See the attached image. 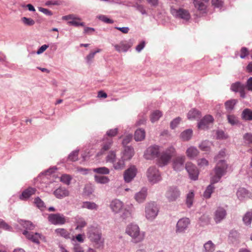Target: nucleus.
<instances>
[{
	"instance_id": "nucleus-49",
	"label": "nucleus",
	"mask_w": 252,
	"mask_h": 252,
	"mask_svg": "<svg viewBox=\"0 0 252 252\" xmlns=\"http://www.w3.org/2000/svg\"><path fill=\"white\" fill-rule=\"evenodd\" d=\"M118 128L111 129L107 131L106 135L104 137L111 138L112 137L115 136L118 134Z\"/></svg>"
},
{
	"instance_id": "nucleus-11",
	"label": "nucleus",
	"mask_w": 252,
	"mask_h": 252,
	"mask_svg": "<svg viewBox=\"0 0 252 252\" xmlns=\"http://www.w3.org/2000/svg\"><path fill=\"white\" fill-rule=\"evenodd\" d=\"M186 169L188 172L190 179L196 180L198 179L199 171L196 166L190 162L186 164Z\"/></svg>"
},
{
	"instance_id": "nucleus-22",
	"label": "nucleus",
	"mask_w": 252,
	"mask_h": 252,
	"mask_svg": "<svg viewBox=\"0 0 252 252\" xmlns=\"http://www.w3.org/2000/svg\"><path fill=\"white\" fill-rule=\"evenodd\" d=\"M185 157H178L175 158L173 162V167L175 170L180 171L183 169Z\"/></svg>"
},
{
	"instance_id": "nucleus-37",
	"label": "nucleus",
	"mask_w": 252,
	"mask_h": 252,
	"mask_svg": "<svg viewBox=\"0 0 252 252\" xmlns=\"http://www.w3.org/2000/svg\"><path fill=\"white\" fill-rule=\"evenodd\" d=\"M162 114L161 112L159 110L154 111L151 115L150 120L152 123H154L158 120L161 117Z\"/></svg>"
},
{
	"instance_id": "nucleus-53",
	"label": "nucleus",
	"mask_w": 252,
	"mask_h": 252,
	"mask_svg": "<svg viewBox=\"0 0 252 252\" xmlns=\"http://www.w3.org/2000/svg\"><path fill=\"white\" fill-rule=\"evenodd\" d=\"M181 121V118L180 117H177L174 119L171 123H170V127L171 128L174 129L177 127V126L179 124L180 122Z\"/></svg>"
},
{
	"instance_id": "nucleus-20",
	"label": "nucleus",
	"mask_w": 252,
	"mask_h": 252,
	"mask_svg": "<svg viewBox=\"0 0 252 252\" xmlns=\"http://www.w3.org/2000/svg\"><path fill=\"white\" fill-rule=\"evenodd\" d=\"M226 215L225 210L222 207H219L214 214V220L216 223L220 222L223 220Z\"/></svg>"
},
{
	"instance_id": "nucleus-38",
	"label": "nucleus",
	"mask_w": 252,
	"mask_h": 252,
	"mask_svg": "<svg viewBox=\"0 0 252 252\" xmlns=\"http://www.w3.org/2000/svg\"><path fill=\"white\" fill-rule=\"evenodd\" d=\"M194 194L192 191H190L187 195L186 204L189 208L192 205L194 200Z\"/></svg>"
},
{
	"instance_id": "nucleus-59",
	"label": "nucleus",
	"mask_w": 252,
	"mask_h": 252,
	"mask_svg": "<svg viewBox=\"0 0 252 252\" xmlns=\"http://www.w3.org/2000/svg\"><path fill=\"white\" fill-rule=\"evenodd\" d=\"M122 211H123V213L122 215V217L124 219H126L131 217V213L129 210L126 209H123Z\"/></svg>"
},
{
	"instance_id": "nucleus-63",
	"label": "nucleus",
	"mask_w": 252,
	"mask_h": 252,
	"mask_svg": "<svg viewBox=\"0 0 252 252\" xmlns=\"http://www.w3.org/2000/svg\"><path fill=\"white\" fill-rule=\"evenodd\" d=\"M132 139V136L131 135H127L124 138L122 144L124 145H126L129 143Z\"/></svg>"
},
{
	"instance_id": "nucleus-55",
	"label": "nucleus",
	"mask_w": 252,
	"mask_h": 252,
	"mask_svg": "<svg viewBox=\"0 0 252 252\" xmlns=\"http://www.w3.org/2000/svg\"><path fill=\"white\" fill-rule=\"evenodd\" d=\"M38 10L40 12H41L42 13H44V14H45L46 15H47V16H52L53 15V12L48 9H46V8H43V7H39L38 8Z\"/></svg>"
},
{
	"instance_id": "nucleus-33",
	"label": "nucleus",
	"mask_w": 252,
	"mask_h": 252,
	"mask_svg": "<svg viewBox=\"0 0 252 252\" xmlns=\"http://www.w3.org/2000/svg\"><path fill=\"white\" fill-rule=\"evenodd\" d=\"M76 227L75 229L77 230L81 229L85 227L87 225V223L84 219L78 217L76 219Z\"/></svg>"
},
{
	"instance_id": "nucleus-34",
	"label": "nucleus",
	"mask_w": 252,
	"mask_h": 252,
	"mask_svg": "<svg viewBox=\"0 0 252 252\" xmlns=\"http://www.w3.org/2000/svg\"><path fill=\"white\" fill-rule=\"evenodd\" d=\"M237 102V101L236 99H231L226 101L225 103V107L227 111H231L234 109V106Z\"/></svg>"
},
{
	"instance_id": "nucleus-5",
	"label": "nucleus",
	"mask_w": 252,
	"mask_h": 252,
	"mask_svg": "<svg viewBox=\"0 0 252 252\" xmlns=\"http://www.w3.org/2000/svg\"><path fill=\"white\" fill-rule=\"evenodd\" d=\"M175 149L173 146H170L164 151L162 152L158 159V163L160 166L167 165L175 154Z\"/></svg>"
},
{
	"instance_id": "nucleus-43",
	"label": "nucleus",
	"mask_w": 252,
	"mask_h": 252,
	"mask_svg": "<svg viewBox=\"0 0 252 252\" xmlns=\"http://www.w3.org/2000/svg\"><path fill=\"white\" fill-rule=\"evenodd\" d=\"M205 252H213L215 250V246L211 241H209L204 245Z\"/></svg>"
},
{
	"instance_id": "nucleus-57",
	"label": "nucleus",
	"mask_w": 252,
	"mask_h": 252,
	"mask_svg": "<svg viewBox=\"0 0 252 252\" xmlns=\"http://www.w3.org/2000/svg\"><path fill=\"white\" fill-rule=\"evenodd\" d=\"M249 54V51L246 47H242L240 50V58H245Z\"/></svg>"
},
{
	"instance_id": "nucleus-35",
	"label": "nucleus",
	"mask_w": 252,
	"mask_h": 252,
	"mask_svg": "<svg viewBox=\"0 0 252 252\" xmlns=\"http://www.w3.org/2000/svg\"><path fill=\"white\" fill-rule=\"evenodd\" d=\"M243 220L244 223L247 225L251 224L252 221V210L247 212L243 217Z\"/></svg>"
},
{
	"instance_id": "nucleus-15",
	"label": "nucleus",
	"mask_w": 252,
	"mask_h": 252,
	"mask_svg": "<svg viewBox=\"0 0 252 252\" xmlns=\"http://www.w3.org/2000/svg\"><path fill=\"white\" fill-rule=\"evenodd\" d=\"M214 121L213 117L211 115L205 116L198 123V127L201 129H207L212 125Z\"/></svg>"
},
{
	"instance_id": "nucleus-8",
	"label": "nucleus",
	"mask_w": 252,
	"mask_h": 252,
	"mask_svg": "<svg viewBox=\"0 0 252 252\" xmlns=\"http://www.w3.org/2000/svg\"><path fill=\"white\" fill-rule=\"evenodd\" d=\"M50 222L54 225L63 224L66 222L65 217L61 214H51L48 217Z\"/></svg>"
},
{
	"instance_id": "nucleus-18",
	"label": "nucleus",
	"mask_w": 252,
	"mask_h": 252,
	"mask_svg": "<svg viewBox=\"0 0 252 252\" xmlns=\"http://www.w3.org/2000/svg\"><path fill=\"white\" fill-rule=\"evenodd\" d=\"M23 234L28 239L36 244L39 243V239H41L42 237L38 233H33L32 232H28L27 230H24Z\"/></svg>"
},
{
	"instance_id": "nucleus-50",
	"label": "nucleus",
	"mask_w": 252,
	"mask_h": 252,
	"mask_svg": "<svg viewBox=\"0 0 252 252\" xmlns=\"http://www.w3.org/2000/svg\"><path fill=\"white\" fill-rule=\"evenodd\" d=\"M197 164L200 168H204L209 165V162L206 159L202 158L198 159Z\"/></svg>"
},
{
	"instance_id": "nucleus-24",
	"label": "nucleus",
	"mask_w": 252,
	"mask_h": 252,
	"mask_svg": "<svg viewBox=\"0 0 252 252\" xmlns=\"http://www.w3.org/2000/svg\"><path fill=\"white\" fill-rule=\"evenodd\" d=\"M55 196L59 199H61L69 196V191L64 188L60 187L54 191Z\"/></svg>"
},
{
	"instance_id": "nucleus-52",
	"label": "nucleus",
	"mask_w": 252,
	"mask_h": 252,
	"mask_svg": "<svg viewBox=\"0 0 252 252\" xmlns=\"http://www.w3.org/2000/svg\"><path fill=\"white\" fill-rule=\"evenodd\" d=\"M78 151H74L68 156V159L72 161H75L78 159Z\"/></svg>"
},
{
	"instance_id": "nucleus-10",
	"label": "nucleus",
	"mask_w": 252,
	"mask_h": 252,
	"mask_svg": "<svg viewBox=\"0 0 252 252\" xmlns=\"http://www.w3.org/2000/svg\"><path fill=\"white\" fill-rule=\"evenodd\" d=\"M180 192L177 188L170 187L167 190L165 196L170 202L176 201L180 196Z\"/></svg>"
},
{
	"instance_id": "nucleus-45",
	"label": "nucleus",
	"mask_w": 252,
	"mask_h": 252,
	"mask_svg": "<svg viewBox=\"0 0 252 252\" xmlns=\"http://www.w3.org/2000/svg\"><path fill=\"white\" fill-rule=\"evenodd\" d=\"M93 171L95 173L102 174H108L110 172L109 169L105 167L94 168L93 169Z\"/></svg>"
},
{
	"instance_id": "nucleus-62",
	"label": "nucleus",
	"mask_w": 252,
	"mask_h": 252,
	"mask_svg": "<svg viewBox=\"0 0 252 252\" xmlns=\"http://www.w3.org/2000/svg\"><path fill=\"white\" fill-rule=\"evenodd\" d=\"M99 19L102 21L106 23H113V21L112 20L109 19L107 17L104 15H101L99 17Z\"/></svg>"
},
{
	"instance_id": "nucleus-47",
	"label": "nucleus",
	"mask_w": 252,
	"mask_h": 252,
	"mask_svg": "<svg viewBox=\"0 0 252 252\" xmlns=\"http://www.w3.org/2000/svg\"><path fill=\"white\" fill-rule=\"evenodd\" d=\"M21 21L25 25L28 26H33L35 24V21L32 19L25 17L21 18Z\"/></svg>"
},
{
	"instance_id": "nucleus-58",
	"label": "nucleus",
	"mask_w": 252,
	"mask_h": 252,
	"mask_svg": "<svg viewBox=\"0 0 252 252\" xmlns=\"http://www.w3.org/2000/svg\"><path fill=\"white\" fill-rule=\"evenodd\" d=\"M101 51L100 49H97L96 51L90 53L86 57V59L88 62L91 61L94 58L96 53Z\"/></svg>"
},
{
	"instance_id": "nucleus-23",
	"label": "nucleus",
	"mask_w": 252,
	"mask_h": 252,
	"mask_svg": "<svg viewBox=\"0 0 252 252\" xmlns=\"http://www.w3.org/2000/svg\"><path fill=\"white\" fill-rule=\"evenodd\" d=\"M208 0H194L195 7L202 13H206L207 5Z\"/></svg>"
},
{
	"instance_id": "nucleus-17",
	"label": "nucleus",
	"mask_w": 252,
	"mask_h": 252,
	"mask_svg": "<svg viewBox=\"0 0 252 252\" xmlns=\"http://www.w3.org/2000/svg\"><path fill=\"white\" fill-rule=\"evenodd\" d=\"M136 168L133 166L126 170L124 174V180L126 183L130 182L136 176Z\"/></svg>"
},
{
	"instance_id": "nucleus-61",
	"label": "nucleus",
	"mask_w": 252,
	"mask_h": 252,
	"mask_svg": "<svg viewBox=\"0 0 252 252\" xmlns=\"http://www.w3.org/2000/svg\"><path fill=\"white\" fill-rule=\"evenodd\" d=\"M212 5L217 7H220L222 6L223 1L222 0H212Z\"/></svg>"
},
{
	"instance_id": "nucleus-4",
	"label": "nucleus",
	"mask_w": 252,
	"mask_h": 252,
	"mask_svg": "<svg viewBox=\"0 0 252 252\" xmlns=\"http://www.w3.org/2000/svg\"><path fill=\"white\" fill-rule=\"evenodd\" d=\"M159 208L156 203L150 202L146 204L145 206L146 218L150 220H154L158 216Z\"/></svg>"
},
{
	"instance_id": "nucleus-51",
	"label": "nucleus",
	"mask_w": 252,
	"mask_h": 252,
	"mask_svg": "<svg viewBox=\"0 0 252 252\" xmlns=\"http://www.w3.org/2000/svg\"><path fill=\"white\" fill-rule=\"evenodd\" d=\"M200 150L203 151H208L210 149L209 142L208 141H203L199 146Z\"/></svg>"
},
{
	"instance_id": "nucleus-12",
	"label": "nucleus",
	"mask_w": 252,
	"mask_h": 252,
	"mask_svg": "<svg viewBox=\"0 0 252 252\" xmlns=\"http://www.w3.org/2000/svg\"><path fill=\"white\" fill-rule=\"evenodd\" d=\"M171 13L175 17L185 20H189L190 18L189 11L183 8L172 9Z\"/></svg>"
},
{
	"instance_id": "nucleus-48",
	"label": "nucleus",
	"mask_w": 252,
	"mask_h": 252,
	"mask_svg": "<svg viewBox=\"0 0 252 252\" xmlns=\"http://www.w3.org/2000/svg\"><path fill=\"white\" fill-rule=\"evenodd\" d=\"M21 224L24 228L27 229L33 230L34 228L33 224L30 221L22 220Z\"/></svg>"
},
{
	"instance_id": "nucleus-29",
	"label": "nucleus",
	"mask_w": 252,
	"mask_h": 252,
	"mask_svg": "<svg viewBox=\"0 0 252 252\" xmlns=\"http://www.w3.org/2000/svg\"><path fill=\"white\" fill-rule=\"evenodd\" d=\"M55 233L58 236L62 237L66 239L70 238V233L64 228H57L55 229Z\"/></svg>"
},
{
	"instance_id": "nucleus-41",
	"label": "nucleus",
	"mask_w": 252,
	"mask_h": 252,
	"mask_svg": "<svg viewBox=\"0 0 252 252\" xmlns=\"http://www.w3.org/2000/svg\"><path fill=\"white\" fill-rule=\"evenodd\" d=\"M242 118L246 120H252V110L245 109L242 113Z\"/></svg>"
},
{
	"instance_id": "nucleus-40",
	"label": "nucleus",
	"mask_w": 252,
	"mask_h": 252,
	"mask_svg": "<svg viewBox=\"0 0 252 252\" xmlns=\"http://www.w3.org/2000/svg\"><path fill=\"white\" fill-rule=\"evenodd\" d=\"M94 180L96 183L100 184H106L109 181L108 177L100 175H95Z\"/></svg>"
},
{
	"instance_id": "nucleus-19",
	"label": "nucleus",
	"mask_w": 252,
	"mask_h": 252,
	"mask_svg": "<svg viewBox=\"0 0 252 252\" xmlns=\"http://www.w3.org/2000/svg\"><path fill=\"white\" fill-rule=\"evenodd\" d=\"M231 89L233 92H239L242 97H245V86L240 82H237L232 84L231 86Z\"/></svg>"
},
{
	"instance_id": "nucleus-64",
	"label": "nucleus",
	"mask_w": 252,
	"mask_h": 252,
	"mask_svg": "<svg viewBox=\"0 0 252 252\" xmlns=\"http://www.w3.org/2000/svg\"><path fill=\"white\" fill-rule=\"evenodd\" d=\"M247 88L248 90L252 92V77H250L247 82Z\"/></svg>"
},
{
	"instance_id": "nucleus-13",
	"label": "nucleus",
	"mask_w": 252,
	"mask_h": 252,
	"mask_svg": "<svg viewBox=\"0 0 252 252\" xmlns=\"http://www.w3.org/2000/svg\"><path fill=\"white\" fill-rule=\"evenodd\" d=\"M113 140L112 138L104 137L101 150L97 153L96 156L99 157L109 150L112 146Z\"/></svg>"
},
{
	"instance_id": "nucleus-46",
	"label": "nucleus",
	"mask_w": 252,
	"mask_h": 252,
	"mask_svg": "<svg viewBox=\"0 0 252 252\" xmlns=\"http://www.w3.org/2000/svg\"><path fill=\"white\" fill-rule=\"evenodd\" d=\"M237 195L238 198L242 199L248 196V191L244 188L240 189L237 192Z\"/></svg>"
},
{
	"instance_id": "nucleus-21",
	"label": "nucleus",
	"mask_w": 252,
	"mask_h": 252,
	"mask_svg": "<svg viewBox=\"0 0 252 252\" xmlns=\"http://www.w3.org/2000/svg\"><path fill=\"white\" fill-rule=\"evenodd\" d=\"M110 207L115 213H119L124 209L123 203L119 199H114L110 203Z\"/></svg>"
},
{
	"instance_id": "nucleus-26",
	"label": "nucleus",
	"mask_w": 252,
	"mask_h": 252,
	"mask_svg": "<svg viewBox=\"0 0 252 252\" xmlns=\"http://www.w3.org/2000/svg\"><path fill=\"white\" fill-rule=\"evenodd\" d=\"M134 155V150L130 147H126L122 153V158L124 160H129Z\"/></svg>"
},
{
	"instance_id": "nucleus-9",
	"label": "nucleus",
	"mask_w": 252,
	"mask_h": 252,
	"mask_svg": "<svg viewBox=\"0 0 252 252\" xmlns=\"http://www.w3.org/2000/svg\"><path fill=\"white\" fill-rule=\"evenodd\" d=\"M159 149L158 146L154 145L147 148L144 153V157L147 159H152L159 155Z\"/></svg>"
},
{
	"instance_id": "nucleus-31",
	"label": "nucleus",
	"mask_w": 252,
	"mask_h": 252,
	"mask_svg": "<svg viewBox=\"0 0 252 252\" xmlns=\"http://www.w3.org/2000/svg\"><path fill=\"white\" fill-rule=\"evenodd\" d=\"M145 137V131L144 129H137L134 134V139L137 141H141Z\"/></svg>"
},
{
	"instance_id": "nucleus-1",
	"label": "nucleus",
	"mask_w": 252,
	"mask_h": 252,
	"mask_svg": "<svg viewBox=\"0 0 252 252\" xmlns=\"http://www.w3.org/2000/svg\"><path fill=\"white\" fill-rule=\"evenodd\" d=\"M227 167V164L223 160H220L217 163L214 170V175L211 177V185L208 186L204 193V197L209 198L211 197L215 188L212 184L217 183L220 180L221 177L226 173Z\"/></svg>"
},
{
	"instance_id": "nucleus-60",
	"label": "nucleus",
	"mask_w": 252,
	"mask_h": 252,
	"mask_svg": "<svg viewBox=\"0 0 252 252\" xmlns=\"http://www.w3.org/2000/svg\"><path fill=\"white\" fill-rule=\"evenodd\" d=\"M0 228L9 230L10 226L3 220L0 219Z\"/></svg>"
},
{
	"instance_id": "nucleus-32",
	"label": "nucleus",
	"mask_w": 252,
	"mask_h": 252,
	"mask_svg": "<svg viewBox=\"0 0 252 252\" xmlns=\"http://www.w3.org/2000/svg\"><path fill=\"white\" fill-rule=\"evenodd\" d=\"M82 207L89 210H96L98 208V206L95 203L90 201L84 202L82 203Z\"/></svg>"
},
{
	"instance_id": "nucleus-54",
	"label": "nucleus",
	"mask_w": 252,
	"mask_h": 252,
	"mask_svg": "<svg viewBox=\"0 0 252 252\" xmlns=\"http://www.w3.org/2000/svg\"><path fill=\"white\" fill-rule=\"evenodd\" d=\"M227 120L228 122L231 125L236 124L238 122L237 118L234 115H229L227 116Z\"/></svg>"
},
{
	"instance_id": "nucleus-56",
	"label": "nucleus",
	"mask_w": 252,
	"mask_h": 252,
	"mask_svg": "<svg viewBox=\"0 0 252 252\" xmlns=\"http://www.w3.org/2000/svg\"><path fill=\"white\" fill-rule=\"evenodd\" d=\"M34 203L36 205L37 207L41 209L44 208V202L39 197L35 198Z\"/></svg>"
},
{
	"instance_id": "nucleus-44",
	"label": "nucleus",
	"mask_w": 252,
	"mask_h": 252,
	"mask_svg": "<svg viewBox=\"0 0 252 252\" xmlns=\"http://www.w3.org/2000/svg\"><path fill=\"white\" fill-rule=\"evenodd\" d=\"M72 180V177L68 174H63L60 178V181L63 183L69 185Z\"/></svg>"
},
{
	"instance_id": "nucleus-42",
	"label": "nucleus",
	"mask_w": 252,
	"mask_h": 252,
	"mask_svg": "<svg viewBox=\"0 0 252 252\" xmlns=\"http://www.w3.org/2000/svg\"><path fill=\"white\" fill-rule=\"evenodd\" d=\"M125 161H126V160H124L123 158H121V159H119L117 162L115 163L114 162V168L116 169H122L124 168V167L125 166Z\"/></svg>"
},
{
	"instance_id": "nucleus-2",
	"label": "nucleus",
	"mask_w": 252,
	"mask_h": 252,
	"mask_svg": "<svg viewBox=\"0 0 252 252\" xmlns=\"http://www.w3.org/2000/svg\"><path fill=\"white\" fill-rule=\"evenodd\" d=\"M87 234L88 238L95 248L99 249L103 248L104 240L102 237V232L99 227L90 226L88 227Z\"/></svg>"
},
{
	"instance_id": "nucleus-14",
	"label": "nucleus",
	"mask_w": 252,
	"mask_h": 252,
	"mask_svg": "<svg viewBox=\"0 0 252 252\" xmlns=\"http://www.w3.org/2000/svg\"><path fill=\"white\" fill-rule=\"evenodd\" d=\"M190 220L188 218H185L180 219L176 224V232L179 233L184 232L188 228Z\"/></svg>"
},
{
	"instance_id": "nucleus-30",
	"label": "nucleus",
	"mask_w": 252,
	"mask_h": 252,
	"mask_svg": "<svg viewBox=\"0 0 252 252\" xmlns=\"http://www.w3.org/2000/svg\"><path fill=\"white\" fill-rule=\"evenodd\" d=\"M186 155L189 158H192L196 157L199 154V151L196 148L191 146L186 151Z\"/></svg>"
},
{
	"instance_id": "nucleus-36",
	"label": "nucleus",
	"mask_w": 252,
	"mask_h": 252,
	"mask_svg": "<svg viewBox=\"0 0 252 252\" xmlns=\"http://www.w3.org/2000/svg\"><path fill=\"white\" fill-rule=\"evenodd\" d=\"M192 135V131L191 129H187L184 131L181 134V138L184 141H188L190 139Z\"/></svg>"
},
{
	"instance_id": "nucleus-16",
	"label": "nucleus",
	"mask_w": 252,
	"mask_h": 252,
	"mask_svg": "<svg viewBox=\"0 0 252 252\" xmlns=\"http://www.w3.org/2000/svg\"><path fill=\"white\" fill-rule=\"evenodd\" d=\"M133 43L131 40L128 41L124 40L120 42L118 44L114 45L115 50L119 52H126L132 45Z\"/></svg>"
},
{
	"instance_id": "nucleus-3",
	"label": "nucleus",
	"mask_w": 252,
	"mask_h": 252,
	"mask_svg": "<svg viewBox=\"0 0 252 252\" xmlns=\"http://www.w3.org/2000/svg\"><path fill=\"white\" fill-rule=\"evenodd\" d=\"M126 233L131 237L134 243L142 242L145 238L144 232L140 231L139 226L135 223H130L126 227Z\"/></svg>"
},
{
	"instance_id": "nucleus-27",
	"label": "nucleus",
	"mask_w": 252,
	"mask_h": 252,
	"mask_svg": "<svg viewBox=\"0 0 252 252\" xmlns=\"http://www.w3.org/2000/svg\"><path fill=\"white\" fill-rule=\"evenodd\" d=\"M147 195V191L146 189H142L140 191L134 195V199L138 203L144 202Z\"/></svg>"
},
{
	"instance_id": "nucleus-7",
	"label": "nucleus",
	"mask_w": 252,
	"mask_h": 252,
	"mask_svg": "<svg viewBox=\"0 0 252 252\" xmlns=\"http://www.w3.org/2000/svg\"><path fill=\"white\" fill-rule=\"evenodd\" d=\"M62 19L65 21L71 20V21L68 22V24L71 26L75 27L85 26V23L81 22V19L73 14L63 16L62 17Z\"/></svg>"
},
{
	"instance_id": "nucleus-28",
	"label": "nucleus",
	"mask_w": 252,
	"mask_h": 252,
	"mask_svg": "<svg viewBox=\"0 0 252 252\" xmlns=\"http://www.w3.org/2000/svg\"><path fill=\"white\" fill-rule=\"evenodd\" d=\"M201 116V112L195 108L191 109L187 114L188 119L191 121L197 120Z\"/></svg>"
},
{
	"instance_id": "nucleus-39",
	"label": "nucleus",
	"mask_w": 252,
	"mask_h": 252,
	"mask_svg": "<svg viewBox=\"0 0 252 252\" xmlns=\"http://www.w3.org/2000/svg\"><path fill=\"white\" fill-rule=\"evenodd\" d=\"M116 158V152L113 151H110L106 157V161L114 163Z\"/></svg>"
},
{
	"instance_id": "nucleus-6",
	"label": "nucleus",
	"mask_w": 252,
	"mask_h": 252,
	"mask_svg": "<svg viewBox=\"0 0 252 252\" xmlns=\"http://www.w3.org/2000/svg\"><path fill=\"white\" fill-rule=\"evenodd\" d=\"M148 180L152 184H155L161 180L158 170L155 166L149 167L147 172Z\"/></svg>"
},
{
	"instance_id": "nucleus-25",
	"label": "nucleus",
	"mask_w": 252,
	"mask_h": 252,
	"mask_svg": "<svg viewBox=\"0 0 252 252\" xmlns=\"http://www.w3.org/2000/svg\"><path fill=\"white\" fill-rule=\"evenodd\" d=\"M36 191V189L33 188H29L24 190L22 194L20 196L21 200H26L30 197L32 195L34 194Z\"/></svg>"
}]
</instances>
